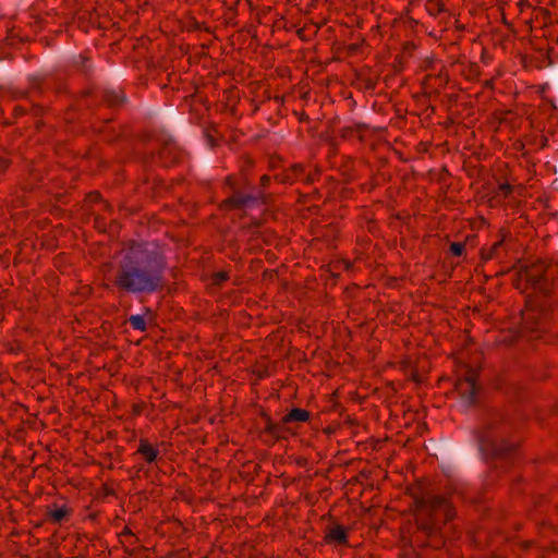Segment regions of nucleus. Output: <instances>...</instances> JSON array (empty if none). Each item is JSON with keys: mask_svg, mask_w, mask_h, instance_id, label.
Returning <instances> with one entry per match:
<instances>
[{"mask_svg": "<svg viewBox=\"0 0 558 558\" xmlns=\"http://www.w3.org/2000/svg\"><path fill=\"white\" fill-rule=\"evenodd\" d=\"M450 251L453 255L460 256L464 251V245L462 243L453 242L450 245Z\"/></svg>", "mask_w": 558, "mask_h": 558, "instance_id": "obj_15", "label": "nucleus"}, {"mask_svg": "<svg viewBox=\"0 0 558 558\" xmlns=\"http://www.w3.org/2000/svg\"><path fill=\"white\" fill-rule=\"evenodd\" d=\"M32 84H33L34 88H37V89H41L43 88V83L38 78L34 80V82Z\"/></svg>", "mask_w": 558, "mask_h": 558, "instance_id": "obj_16", "label": "nucleus"}, {"mask_svg": "<svg viewBox=\"0 0 558 558\" xmlns=\"http://www.w3.org/2000/svg\"><path fill=\"white\" fill-rule=\"evenodd\" d=\"M461 399L465 408H471L476 403L477 385L468 378L460 387Z\"/></svg>", "mask_w": 558, "mask_h": 558, "instance_id": "obj_5", "label": "nucleus"}, {"mask_svg": "<svg viewBox=\"0 0 558 558\" xmlns=\"http://www.w3.org/2000/svg\"><path fill=\"white\" fill-rule=\"evenodd\" d=\"M327 537L330 542H335L337 544L347 543V532L341 525L331 526L327 532Z\"/></svg>", "mask_w": 558, "mask_h": 558, "instance_id": "obj_8", "label": "nucleus"}, {"mask_svg": "<svg viewBox=\"0 0 558 558\" xmlns=\"http://www.w3.org/2000/svg\"><path fill=\"white\" fill-rule=\"evenodd\" d=\"M420 526L434 535L441 529V524L453 514L452 506L442 495L427 493L418 500Z\"/></svg>", "mask_w": 558, "mask_h": 558, "instance_id": "obj_3", "label": "nucleus"}, {"mask_svg": "<svg viewBox=\"0 0 558 558\" xmlns=\"http://www.w3.org/2000/svg\"><path fill=\"white\" fill-rule=\"evenodd\" d=\"M167 260L154 243H132L121 250L112 275L119 292L133 296L150 295L165 286Z\"/></svg>", "mask_w": 558, "mask_h": 558, "instance_id": "obj_1", "label": "nucleus"}, {"mask_svg": "<svg viewBox=\"0 0 558 558\" xmlns=\"http://www.w3.org/2000/svg\"><path fill=\"white\" fill-rule=\"evenodd\" d=\"M505 434L502 418L495 413L486 415L476 433L482 458L486 462H493L496 468L498 463L506 462L514 451V446L506 441Z\"/></svg>", "mask_w": 558, "mask_h": 558, "instance_id": "obj_2", "label": "nucleus"}, {"mask_svg": "<svg viewBox=\"0 0 558 558\" xmlns=\"http://www.w3.org/2000/svg\"><path fill=\"white\" fill-rule=\"evenodd\" d=\"M529 280L531 283L537 289L538 291L543 293H547L549 289V282H548V274L547 271H544L542 274H531L529 275Z\"/></svg>", "mask_w": 558, "mask_h": 558, "instance_id": "obj_6", "label": "nucleus"}, {"mask_svg": "<svg viewBox=\"0 0 558 558\" xmlns=\"http://www.w3.org/2000/svg\"><path fill=\"white\" fill-rule=\"evenodd\" d=\"M68 514V510L64 507L56 508L51 510L50 517L54 522H61Z\"/></svg>", "mask_w": 558, "mask_h": 558, "instance_id": "obj_13", "label": "nucleus"}, {"mask_svg": "<svg viewBox=\"0 0 558 558\" xmlns=\"http://www.w3.org/2000/svg\"><path fill=\"white\" fill-rule=\"evenodd\" d=\"M88 62H89V61H88V59H87V58H85V57H82V56H78V57L75 59V61H74V63H75L76 68H77L78 70L83 71V72H87V71H88V69H89V64H88Z\"/></svg>", "mask_w": 558, "mask_h": 558, "instance_id": "obj_14", "label": "nucleus"}, {"mask_svg": "<svg viewBox=\"0 0 558 558\" xmlns=\"http://www.w3.org/2000/svg\"><path fill=\"white\" fill-rule=\"evenodd\" d=\"M502 190L510 191V186L505 184V185H502Z\"/></svg>", "mask_w": 558, "mask_h": 558, "instance_id": "obj_19", "label": "nucleus"}, {"mask_svg": "<svg viewBox=\"0 0 558 558\" xmlns=\"http://www.w3.org/2000/svg\"><path fill=\"white\" fill-rule=\"evenodd\" d=\"M140 452L148 462L155 461L158 454V451L154 449L149 444H142L140 447Z\"/></svg>", "mask_w": 558, "mask_h": 558, "instance_id": "obj_11", "label": "nucleus"}, {"mask_svg": "<svg viewBox=\"0 0 558 558\" xmlns=\"http://www.w3.org/2000/svg\"><path fill=\"white\" fill-rule=\"evenodd\" d=\"M268 428H269V430H270L271 433H274V434H276V433H278V432H279V430H278L277 425H275V424H272V423H271V424H269V427H268Z\"/></svg>", "mask_w": 558, "mask_h": 558, "instance_id": "obj_17", "label": "nucleus"}, {"mask_svg": "<svg viewBox=\"0 0 558 558\" xmlns=\"http://www.w3.org/2000/svg\"><path fill=\"white\" fill-rule=\"evenodd\" d=\"M160 158L165 160V162H174L179 159V148L172 142L166 143L160 151Z\"/></svg>", "mask_w": 558, "mask_h": 558, "instance_id": "obj_7", "label": "nucleus"}, {"mask_svg": "<svg viewBox=\"0 0 558 558\" xmlns=\"http://www.w3.org/2000/svg\"><path fill=\"white\" fill-rule=\"evenodd\" d=\"M104 97L109 106H120L125 101L124 96L116 89L107 90Z\"/></svg>", "mask_w": 558, "mask_h": 558, "instance_id": "obj_10", "label": "nucleus"}, {"mask_svg": "<svg viewBox=\"0 0 558 558\" xmlns=\"http://www.w3.org/2000/svg\"><path fill=\"white\" fill-rule=\"evenodd\" d=\"M308 418V412L302 409H292L283 418V423L305 422Z\"/></svg>", "mask_w": 558, "mask_h": 558, "instance_id": "obj_9", "label": "nucleus"}, {"mask_svg": "<svg viewBox=\"0 0 558 558\" xmlns=\"http://www.w3.org/2000/svg\"><path fill=\"white\" fill-rule=\"evenodd\" d=\"M7 166V160L5 159H0V167L4 168Z\"/></svg>", "mask_w": 558, "mask_h": 558, "instance_id": "obj_18", "label": "nucleus"}, {"mask_svg": "<svg viewBox=\"0 0 558 558\" xmlns=\"http://www.w3.org/2000/svg\"><path fill=\"white\" fill-rule=\"evenodd\" d=\"M263 199L264 195L259 191H252L248 193L236 191L232 196L233 205L241 209L257 207L263 203Z\"/></svg>", "mask_w": 558, "mask_h": 558, "instance_id": "obj_4", "label": "nucleus"}, {"mask_svg": "<svg viewBox=\"0 0 558 558\" xmlns=\"http://www.w3.org/2000/svg\"><path fill=\"white\" fill-rule=\"evenodd\" d=\"M129 322L131 326L136 330L143 331L146 329V320L142 315H132L130 316Z\"/></svg>", "mask_w": 558, "mask_h": 558, "instance_id": "obj_12", "label": "nucleus"}]
</instances>
